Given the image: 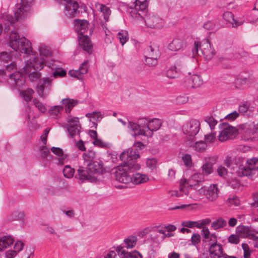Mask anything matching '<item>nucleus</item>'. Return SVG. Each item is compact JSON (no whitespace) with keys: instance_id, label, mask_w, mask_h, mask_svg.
I'll return each mask as SVG.
<instances>
[{"instance_id":"obj_1","label":"nucleus","mask_w":258,"mask_h":258,"mask_svg":"<svg viewBox=\"0 0 258 258\" xmlns=\"http://www.w3.org/2000/svg\"><path fill=\"white\" fill-rule=\"evenodd\" d=\"M139 158V154L132 150L124 151L120 154V159L122 163L115 173L116 180L124 184L120 185V188L131 186V174L140 168V166L136 163Z\"/></svg>"},{"instance_id":"obj_2","label":"nucleus","mask_w":258,"mask_h":258,"mask_svg":"<svg viewBox=\"0 0 258 258\" xmlns=\"http://www.w3.org/2000/svg\"><path fill=\"white\" fill-rule=\"evenodd\" d=\"M16 70V63L12 61L10 63L6 64L4 69L0 70V74L8 75L9 77V83L14 88L20 90L25 85V78L22 73Z\"/></svg>"},{"instance_id":"obj_3","label":"nucleus","mask_w":258,"mask_h":258,"mask_svg":"<svg viewBox=\"0 0 258 258\" xmlns=\"http://www.w3.org/2000/svg\"><path fill=\"white\" fill-rule=\"evenodd\" d=\"M10 45L17 52L33 54L31 43L24 37H20L17 31H12L9 36Z\"/></svg>"},{"instance_id":"obj_4","label":"nucleus","mask_w":258,"mask_h":258,"mask_svg":"<svg viewBox=\"0 0 258 258\" xmlns=\"http://www.w3.org/2000/svg\"><path fill=\"white\" fill-rule=\"evenodd\" d=\"M10 45L17 52L33 54L31 43L24 37H20L17 31H12L9 36Z\"/></svg>"},{"instance_id":"obj_5","label":"nucleus","mask_w":258,"mask_h":258,"mask_svg":"<svg viewBox=\"0 0 258 258\" xmlns=\"http://www.w3.org/2000/svg\"><path fill=\"white\" fill-rule=\"evenodd\" d=\"M44 67V59L38 57H30L23 68V73L28 74L30 80L33 82L39 79L41 74L39 71Z\"/></svg>"},{"instance_id":"obj_6","label":"nucleus","mask_w":258,"mask_h":258,"mask_svg":"<svg viewBox=\"0 0 258 258\" xmlns=\"http://www.w3.org/2000/svg\"><path fill=\"white\" fill-rule=\"evenodd\" d=\"M199 48L202 54L207 60L211 59L216 54L215 50L208 39H204L200 43L195 42L194 47L192 50L193 55H200L199 54Z\"/></svg>"},{"instance_id":"obj_7","label":"nucleus","mask_w":258,"mask_h":258,"mask_svg":"<svg viewBox=\"0 0 258 258\" xmlns=\"http://www.w3.org/2000/svg\"><path fill=\"white\" fill-rule=\"evenodd\" d=\"M164 230L158 227L146 228V241L149 244L152 250L156 251L160 243V233H163Z\"/></svg>"},{"instance_id":"obj_8","label":"nucleus","mask_w":258,"mask_h":258,"mask_svg":"<svg viewBox=\"0 0 258 258\" xmlns=\"http://www.w3.org/2000/svg\"><path fill=\"white\" fill-rule=\"evenodd\" d=\"M242 139L246 141L258 140V122L246 123L241 125Z\"/></svg>"},{"instance_id":"obj_9","label":"nucleus","mask_w":258,"mask_h":258,"mask_svg":"<svg viewBox=\"0 0 258 258\" xmlns=\"http://www.w3.org/2000/svg\"><path fill=\"white\" fill-rule=\"evenodd\" d=\"M33 0H21V3L16 5L15 16L17 21L27 18L30 14Z\"/></svg>"},{"instance_id":"obj_10","label":"nucleus","mask_w":258,"mask_h":258,"mask_svg":"<svg viewBox=\"0 0 258 258\" xmlns=\"http://www.w3.org/2000/svg\"><path fill=\"white\" fill-rule=\"evenodd\" d=\"M58 4L64 6L65 14L71 17L76 16L79 14V5L78 0H55Z\"/></svg>"},{"instance_id":"obj_11","label":"nucleus","mask_w":258,"mask_h":258,"mask_svg":"<svg viewBox=\"0 0 258 258\" xmlns=\"http://www.w3.org/2000/svg\"><path fill=\"white\" fill-rule=\"evenodd\" d=\"M187 73L184 66L183 59L177 60L174 66H171L166 73L167 77L174 79L178 77L180 74H185Z\"/></svg>"},{"instance_id":"obj_12","label":"nucleus","mask_w":258,"mask_h":258,"mask_svg":"<svg viewBox=\"0 0 258 258\" xmlns=\"http://www.w3.org/2000/svg\"><path fill=\"white\" fill-rule=\"evenodd\" d=\"M127 127L130 134L133 137L145 136V118L139 119L137 123L128 121Z\"/></svg>"},{"instance_id":"obj_13","label":"nucleus","mask_w":258,"mask_h":258,"mask_svg":"<svg viewBox=\"0 0 258 258\" xmlns=\"http://www.w3.org/2000/svg\"><path fill=\"white\" fill-rule=\"evenodd\" d=\"M201 127V123L199 120L191 119L182 126L183 133L190 137H195L199 132Z\"/></svg>"},{"instance_id":"obj_14","label":"nucleus","mask_w":258,"mask_h":258,"mask_svg":"<svg viewBox=\"0 0 258 258\" xmlns=\"http://www.w3.org/2000/svg\"><path fill=\"white\" fill-rule=\"evenodd\" d=\"M68 124L65 126L67 128L68 135L72 139L76 136H79L81 125L77 117H72L67 120Z\"/></svg>"},{"instance_id":"obj_15","label":"nucleus","mask_w":258,"mask_h":258,"mask_svg":"<svg viewBox=\"0 0 258 258\" xmlns=\"http://www.w3.org/2000/svg\"><path fill=\"white\" fill-rule=\"evenodd\" d=\"M52 77L43 78L40 80L36 88L37 92L39 96L44 97L46 92H49L52 86Z\"/></svg>"},{"instance_id":"obj_16","label":"nucleus","mask_w":258,"mask_h":258,"mask_svg":"<svg viewBox=\"0 0 258 258\" xmlns=\"http://www.w3.org/2000/svg\"><path fill=\"white\" fill-rule=\"evenodd\" d=\"M236 232L242 238L258 240V236L256 235V233H258V232L254 231L248 226L239 225L236 228Z\"/></svg>"},{"instance_id":"obj_17","label":"nucleus","mask_w":258,"mask_h":258,"mask_svg":"<svg viewBox=\"0 0 258 258\" xmlns=\"http://www.w3.org/2000/svg\"><path fill=\"white\" fill-rule=\"evenodd\" d=\"M237 134V130L231 126H226L218 136V140L220 142H225L234 139Z\"/></svg>"},{"instance_id":"obj_18","label":"nucleus","mask_w":258,"mask_h":258,"mask_svg":"<svg viewBox=\"0 0 258 258\" xmlns=\"http://www.w3.org/2000/svg\"><path fill=\"white\" fill-rule=\"evenodd\" d=\"M164 21L161 18L155 15H146V27L155 29L163 28Z\"/></svg>"},{"instance_id":"obj_19","label":"nucleus","mask_w":258,"mask_h":258,"mask_svg":"<svg viewBox=\"0 0 258 258\" xmlns=\"http://www.w3.org/2000/svg\"><path fill=\"white\" fill-rule=\"evenodd\" d=\"M76 178L79 179L82 181L88 180L93 182L97 180V177L89 171L87 168L84 167L80 166L77 170V173L75 175Z\"/></svg>"},{"instance_id":"obj_20","label":"nucleus","mask_w":258,"mask_h":258,"mask_svg":"<svg viewBox=\"0 0 258 258\" xmlns=\"http://www.w3.org/2000/svg\"><path fill=\"white\" fill-rule=\"evenodd\" d=\"M217 157L216 156L206 157L204 163L202 167V174L209 175L213 172V166L217 162Z\"/></svg>"},{"instance_id":"obj_21","label":"nucleus","mask_w":258,"mask_h":258,"mask_svg":"<svg viewBox=\"0 0 258 258\" xmlns=\"http://www.w3.org/2000/svg\"><path fill=\"white\" fill-rule=\"evenodd\" d=\"M103 163L100 160H95L92 162L88 163L87 168L91 172L92 175L103 174L105 171Z\"/></svg>"},{"instance_id":"obj_22","label":"nucleus","mask_w":258,"mask_h":258,"mask_svg":"<svg viewBox=\"0 0 258 258\" xmlns=\"http://www.w3.org/2000/svg\"><path fill=\"white\" fill-rule=\"evenodd\" d=\"M162 122L158 118H153L146 123V137H152L154 132L158 131L161 127Z\"/></svg>"},{"instance_id":"obj_23","label":"nucleus","mask_w":258,"mask_h":258,"mask_svg":"<svg viewBox=\"0 0 258 258\" xmlns=\"http://www.w3.org/2000/svg\"><path fill=\"white\" fill-rule=\"evenodd\" d=\"M203 84V80L199 75H192L186 78L185 86L188 88H194L200 87Z\"/></svg>"},{"instance_id":"obj_24","label":"nucleus","mask_w":258,"mask_h":258,"mask_svg":"<svg viewBox=\"0 0 258 258\" xmlns=\"http://www.w3.org/2000/svg\"><path fill=\"white\" fill-rule=\"evenodd\" d=\"M209 250L211 258H224V255L226 254L223 252V247L221 244L212 243Z\"/></svg>"},{"instance_id":"obj_25","label":"nucleus","mask_w":258,"mask_h":258,"mask_svg":"<svg viewBox=\"0 0 258 258\" xmlns=\"http://www.w3.org/2000/svg\"><path fill=\"white\" fill-rule=\"evenodd\" d=\"M116 251L120 258H142V255L137 251L128 252L120 245L116 249Z\"/></svg>"},{"instance_id":"obj_26","label":"nucleus","mask_w":258,"mask_h":258,"mask_svg":"<svg viewBox=\"0 0 258 258\" xmlns=\"http://www.w3.org/2000/svg\"><path fill=\"white\" fill-rule=\"evenodd\" d=\"M74 25L78 34L82 36H87L86 34L88 29L89 23L85 20L76 19L74 21Z\"/></svg>"},{"instance_id":"obj_27","label":"nucleus","mask_w":258,"mask_h":258,"mask_svg":"<svg viewBox=\"0 0 258 258\" xmlns=\"http://www.w3.org/2000/svg\"><path fill=\"white\" fill-rule=\"evenodd\" d=\"M145 0L140 1L136 0L135 11V18L138 20H144L145 18Z\"/></svg>"},{"instance_id":"obj_28","label":"nucleus","mask_w":258,"mask_h":258,"mask_svg":"<svg viewBox=\"0 0 258 258\" xmlns=\"http://www.w3.org/2000/svg\"><path fill=\"white\" fill-rule=\"evenodd\" d=\"M223 17L227 23L232 25L233 28H236L245 22L244 20H235L233 14L229 12H225L223 15Z\"/></svg>"},{"instance_id":"obj_29","label":"nucleus","mask_w":258,"mask_h":258,"mask_svg":"<svg viewBox=\"0 0 258 258\" xmlns=\"http://www.w3.org/2000/svg\"><path fill=\"white\" fill-rule=\"evenodd\" d=\"M219 190L216 184L210 185L206 189L207 199L211 202L215 201L218 197Z\"/></svg>"},{"instance_id":"obj_30","label":"nucleus","mask_w":258,"mask_h":258,"mask_svg":"<svg viewBox=\"0 0 258 258\" xmlns=\"http://www.w3.org/2000/svg\"><path fill=\"white\" fill-rule=\"evenodd\" d=\"M62 107L65 109L66 113H70L72 108L78 104L79 101L76 99L67 98L63 99L61 101Z\"/></svg>"},{"instance_id":"obj_31","label":"nucleus","mask_w":258,"mask_h":258,"mask_svg":"<svg viewBox=\"0 0 258 258\" xmlns=\"http://www.w3.org/2000/svg\"><path fill=\"white\" fill-rule=\"evenodd\" d=\"M185 46L183 41L179 38L174 39L167 46L168 49L172 51H177L184 48Z\"/></svg>"},{"instance_id":"obj_32","label":"nucleus","mask_w":258,"mask_h":258,"mask_svg":"<svg viewBox=\"0 0 258 258\" xmlns=\"http://www.w3.org/2000/svg\"><path fill=\"white\" fill-rule=\"evenodd\" d=\"M39 152L40 160L44 162L45 164H47V162H48L52 158V156L50 154L48 148L44 145L40 148Z\"/></svg>"},{"instance_id":"obj_33","label":"nucleus","mask_w":258,"mask_h":258,"mask_svg":"<svg viewBox=\"0 0 258 258\" xmlns=\"http://www.w3.org/2000/svg\"><path fill=\"white\" fill-rule=\"evenodd\" d=\"M204 181V175L202 173H195L191 176L188 180V184L192 188V186H197L199 183Z\"/></svg>"},{"instance_id":"obj_34","label":"nucleus","mask_w":258,"mask_h":258,"mask_svg":"<svg viewBox=\"0 0 258 258\" xmlns=\"http://www.w3.org/2000/svg\"><path fill=\"white\" fill-rule=\"evenodd\" d=\"M79 42V45L84 50L89 53H91L92 45L88 36H83L82 38L80 37Z\"/></svg>"},{"instance_id":"obj_35","label":"nucleus","mask_w":258,"mask_h":258,"mask_svg":"<svg viewBox=\"0 0 258 258\" xmlns=\"http://www.w3.org/2000/svg\"><path fill=\"white\" fill-rule=\"evenodd\" d=\"M14 242L13 238L10 235L0 238V250H3L11 245Z\"/></svg>"},{"instance_id":"obj_36","label":"nucleus","mask_w":258,"mask_h":258,"mask_svg":"<svg viewBox=\"0 0 258 258\" xmlns=\"http://www.w3.org/2000/svg\"><path fill=\"white\" fill-rule=\"evenodd\" d=\"M196 190L193 195L192 198L196 201L200 200L204 195L206 196V189L205 186L198 185L197 186H192Z\"/></svg>"},{"instance_id":"obj_37","label":"nucleus","mask_w":258,"mask_h":258,"mask_svg":"<svg viewBox=\"0 0 258 258\" xmlns=\"http://www.w3.org/2000/svg\"><path fill=\"white\" fill-rule=\"evenodd\" d=\"M236 174L238 176L242 177L250 176L253 173L248 166H245L243 165H240L238 166V169L236 170Z\"/></svg>"},{"instance_id":"obj_38","label":"nucleus","mask_w":258,"mask_h":258,"mask_svg":"<svg viewBox=\"0 0 258 258\" xmlns=\"http://www.w3.org/2000/svg\"><path fill=\"white\" fill-rule=\"evenodd\" d=\"M146 55L154 56H159L158 46L155 43H150L146 50Z\"/></svg>"},{"instance_id":"obj_39","label":"nucleus","mask_w":258,"mask_h":258,"mask_svg":"<svg viewBox=\"0 0 258 258\" xmlns=\"http://www.w3.org/2000/svg\"><path fill=\"white\" fill-rule=\"evenodd\" d=\"M145 174H141L139 173H132L131 178H132V181L131 182L130 185L131 186L130 187L133 186L132 185L138 184L144 182V180L145 179Z\"/></svg>"},{"instance_id":"obj_40","label":"nucleus","mask_w":258,"mask_h":258,"mask_svg":"<svg viewBox=\"0 0 258 258\" xmlns=\"http://www.w3.org/2000/svg\"><path fill=\"white\" fill-rule=\"evenodd\" d=\"M256 81L255 77L252 75L246 78H239L236 80V83L241 85H248L255 83Z\"/></svg>"},{"instance_id":"obj_41","label":"nucleus","mask_w":258,"mask_h":258,"mask_svg":"<svg viewBox=\"0 0 258 258\" xmlns=\"http://www.w3.org/2000/svg\"><path fill=\"white\" fill-rule=\"evenodd\" d=\"M96 157V153L95 151L89 150L85 152L83 154V158L85 162L90 163L94 161Z\"/></svg>"},{"instance_id":"obj_42","label":"nucleus","mask_w":258,"mask_h":258,"mask_svg":"<svg viewBox=\"0 0 258 258\" xmlns=\"http://www.w3.org/2000/svg\"><path fill=\"white\" fill-rule=\"evenodd\" d=\"M137 241V238L135 236H130L123 240L124 247L126 248H132L135 246Z\"/></svg>"},{"instance_id":"obj_43","label":"nucleus","mask_w":258,"mask_h":258,"mask_svg":"<svg viewBox=\"0 0 258 258\" xmlns=\"http://www.w3.org/2000/svg\"><path fill=\"white\" fill-rule=\"evenodd\" d=\"M63 109V107L60 105L53 106L49 110V115L54 118H57L60 116V112Z\"/></svg>"},{"instance_id":"obj_44","label":"nucleus","mask_w":258,"mask_h":258,"mask_svg":"<svg viewBox=\"0 0 258 258\" xmlns=\"http://www.w3.org/2000/svg\"><path fill=\"white\" fill-rule=\"evenodd\" d=\"M117 38L119 40L121 45H123L128 40V34L126 30H120L117 34Z\"/></svg>"},{"instance_id":"obj_45","label":"nucleus","mask_w":258,"mask_h":258,"mask_svg":"<svg viewBox=\"0 0 258 258\" xmlns=\"http://www.w3.org/2000/svg\"><path fill=\"white\" fill-rule=\"evenodd\" d=\"M39 56H32V57H38L44 59V64L45 63V57L50 55L51 54V51L46 46H41L39 48Z\"/></svg>"},{"instance_id":"obj_46","label":"nucleus","mask_w":258,"mask_h":258,"mask_svg":"<svg viewBox=\"0 0 258 258\" xmlns=\"http://www.w3.org/2000/svg\"><path fill=\"white\" fill-rule=\"evenodd\" d=\"M207 144L205 142L199 141L196 142L192 147L194 150L198 152H203L207 148Z\"/></svg>"},{"instance_id":"obj_47","label":"nucleus","mask_w":258,"mask_h":258,"mask_svg":"<svg viewBox=\"0 0 258 258\" xmlns=\"http://www.w3.org/2000/svg\"><path fill=\"white\" fill-rule=\"evenodd\" d=\"M227 224V222L224 219L220 218L217 220L213 221L211 224L212 227L214 230L225 227Z\"/></svg>"},{"instance_id":"obj_48","label":"nucleus","mask_w":258,"mask_h":258,"mask_svg":"<svg viewBox=\"0 0 258 258\" xmlns=\"http://www.w3.org/2000/svg\"><path fill=\"white\" fill-rule=\"evenodd\" d=\"M248 167L250 170L253 171L256 169H258V158H253L246 161Z\"/></svg>"},{"instance_id":"obj_49","label":"nucleus","mask_w":258,"mask_h":258,"mask_svg":"<svg viewBox=\"0 0 258 258\" xmlns=\"http://www.w3.org/2000/svg\"><path fill=\"white\" fill-rule=\"evenodd\" d=\"M159 57L146 55V65L151 67L156 66L158 63Z\"/></svg>"},{"instance_id":"obj_50","label":"nucleus","mask_w":258,"mask_h":258,"mask_svg":"<svg viewBox=\"0 0 258 258\" xmlns=\"http://www.w3.org/2000/svg\"><path fill=\"white\" fill-rule=\"evenodd\" d=\"M181 225L183 227L188 228H193L196 227L197 228H201V225L197 221H186L182 223Z\"/></svg>"},{"instance_id":"obj_51","label":"nucleus","mask_w":258,"mask_h":258,"mask_svg":"<svg viewBox=\"0 0 258 258\" xmlns=\"http://www.w3.org/2000/svg\"><path fill=\"white\" fill-rule=\"evenodd\" d=\"M63 175L66 178H71L74 176V169L69 166H66L63 170Z\"/></svg>"},{"instance_id":"obj_52","label":"nucleus","mask_w":258,"mask_h":258,"mask_svg":"<svg viewBox=\"0 0 258 258\" xmlns=\"http://www.w3.org/2000/svg\"><path fill=\"white\" fill-rule=\"evenodd\" d=\"M157 164V160L156 158H152L146 160V166L151 170L156 168Z\"/></svg>"},{"instance_id":"obj_53","label":"nucleus","mask_w":258,"mask_h":258,"mask_svg":"<svg viewBox=\"0 0 258 258\" xmlns=\"http://www.w3.org/2000/svg\"><path fill=\"white\" fill-rule=\"evenodd\" d=\"M11 53L7 52H2L0 53V60L4 62H9L12 61Z\"/></svg>"},{"instance_id":"obj_54","label":"nucleus","mask_w":258,"mask_h":258,"mask_svg":"<svg viewBox=\"0 0 258 258\" xmlns=\"http://www.w3.org/2000/svg\"><path fill=\"white\" fill-rule=\"evenodd\" d=\"M238 110L239 113L243 114H247L248 111H251L249 108V103L248 102H245L240 105Z\"/></svg>"},{"instance_id":"obj_55","label":"nucleus","mask_w":258,"mask_h":258,"mask_svg":"<svg viewBox=\"0 0 258 258\" xmlns=\"http://www.w3.org/2000/svg\"><path fill=\"white\" fill-rule=\"evenodd\" d=\"M182 160L184 165L187 167H190L192 165V160L190 155L186 154H184L182 157Z\"/></svg>"},{"instance_id":"obj_56","label":"nucleus","mask_w":258,"mask_h":258,"mask_svg":"<svg viewBox=\"0 0 258 258\" xmlns=\"http://www.w3.org/2000/svg\"><path fill=\"white\" fill-rule=\"evenodd\" d=\"M253 10L257 12L256 15H255V18L252 19L250 18V17H249L247 19L248 23H252V24H254V23H256L258 19V0H256L255 1V4H254V7L253 9Z\"/></svg>"},{"instance_id":"obj_57","label":"nucleus","mask_w":258,"mask_h":258,"mask_svg":"<svg viewBox=\"0 0 258 258\" xmlns=\"http://www.w3.org/2000/svg\"><path fill=\"white\" fill-rule=\"evenodd\" d=\"M227 202L230 206H237L239 205L240 201L236 196H232L229 198L227 200Z\"/></svg>"},{"instance_id":"obj_58","label":"nucleus","mask_w":258,"mask_h":258,"mask_svg":"<svg viewBox=\"0 0 258 258\" xmlns=\"http://www.w3.org/2000/svg\"><path fill=\"white\" fill-rule=\"evenodd\" d=\"M239 236L237 234H231L228 238V241L233 244H237L239 242Z\"/></svg>"},{"instance_id":"obj_59","label":"nucleus","mask_w":258,"mask_h":258,"mask_svg":"<svg viewBox=\"0 0 258 258\" xmlns=\"http://www.w3.org/2000/svg\"><path fill=\"white\" fill-rule=\"evenodd\" d=\"M134 146L136 148L135 150H134L133 149H128L126 151L132 150L134 152H136V153H138L139 156H140L139 151L141 150L143 148H144L145 146L144 144L141 142H137L134 144Z\"/></svg>"},{"instance_id":"obj_60","label":"nucleus","mask_w":258,"mask_h":258,"mask_svg":"<svg viewBox=\"0 0 258 258\" xmlns=\"http://www.w3.org/2000/svg\"><path fill=\"white\" fill-rule=\"evenodd\" d=\"M33 102L35 106L38 108L40 111L41 112H45L46 111V108L45 106L38 99H34Z\"/></svg>"},{"instance_id":"obj_61","label":"nucleus","mask_w":258,"mask_h":258,"mask_svg":"<svg viewBox=\"0 0 258 258\" xmlns=\"http://www.w3.org/2000/svg\"><path fill=\"white\" fill-rule=\"evenodd\" d=\"M241 246L243 250L244 258H249L251 254V251L248 245L247 244L242 243Z\"/></svg>"},{"instance_id":"obj_62","label":"nucleus","mask_w":258,"mask_h":258,"mask_svg":"<svg viewBox=\"0 0 258 258\" xmlns=\"http://www.w3.org/2000/svg\"><path fill=\"white\" fill-rule=\"evenodd\" d=\"M205 121L209 125L211 130L215 128L218 123V121L212 116L207 118Z\"/></svg>"},{"instance_id":"obj_63","label":"nucleus","mask_w":258,"mask_h":258,"mask_svg":"<svg viewBox=\"0 0 258 258\" xmlns=\"http://www.w3.org/2000/svg\"><path fill=\"white\" fill-rule=\"evenodd\" d=\"M51 151L52 152H53L54 154L57 155L58 157L60 158L61 159H63L64 158L63 156V152L62 150L58 147H53L51 148Z\"/></svg>"},{"instance_id":"obj_64","label":"nucleus","mask_w":258,"mask_h":258,"mask_svg":"<svg viewBox=\"0 0 258 258\" xmlns=\"http://www.w3.org/2000/svg\"><path fill=\"white\" fill-rule=\"evenodd\" d=\"M239 115V113L236 111H234L232 112H231L227 114L225 118V119L230 121H232L234 120L236 118H237Z\"/></svg>"}]
</instances>
